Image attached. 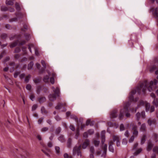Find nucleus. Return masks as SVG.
I'll return each instance as SVG.
<instances>
[{
    "mask_svg": "<svg viewBox=\"0 0 158 158\" xmlns=\"http://www.w3.org/2000/svg\"><path fill=\"white\" fill-rule=\"evenodd\" d=\"M157 82L156 79H154L153 81H152L149 82L146 80L144 81L137 86L135 89L132 90L129 94V99L131 101L136 102L139 100L138 98H136L134 99L133 96L136 92L139 94H140L141 92L144 94L147 90L151 92L156 88V85Z\"/></svg>",
    "mask_w": 158,
    "mask_h": 158,
    "instance_id": "1",
    "label": "nucleus"
},
{
    "mask_svg": "<svg viewBox=\"0 0 158 158\" xmlns=\"http://www.w3.org/2000/svg\"><path fill=\"white\" fill-rule=\"evenodd\" d=\"M129 103L127 102L125 106H124L123 108L121 109L120 113L118 116V118L119 120H121L123 118L125 113L126 114V116L128 118L130 117L131 115L128 112L129 111Z\"/></svg>",
    "mask_w": 158,
    "mask_h": 158,
    "instance_id": "2",
    "label": "nucleus"
},
{
    "mask_svg": "<svg viewBox=\"0 0 158 158\" xmlns=\"http://www.w3.org/2000/svg\"><path fill=\"white\" fill-rule=\"evenodd\" d=\"M81 148V145L78 146H75L73 149V155H75L77 154L78 156H80L81 157V153L80 151Z\"/></svg>",
    "mask_w": 158,
    "mask_h": 158,
    "instance_id": "3",
    "label": "nucleus"
},
{
    "mask_svg": "<svg viewBox=\"0 0 158 158\" xmlns=\"http://www.w3.org/2000/svg\"><path fill=\"white\" fill-rule=\"evenodd\" d=\"M131 126L132 127V134L135 136H137L138 134V131L137 130V127L134 123H132L131 124Z\"/></svg>",
    "mask_w": 158,
    "mask_h": 158,
    "instance_id": "4",
    "label": "nucleus"
},
{
    "mask_svg": "<svg viewBox=\"0 0 158 158\" xmlns=\"http://www.w3.org/2000/svg\"><path fill=\"white\" fill-rule=\"evenodd\" d=\"M118 110L115 109L113 110L110 113V117L111 118H116L117 116V113Z\"/></svg>",
    "mask_w": 158,
    "mask_h": 158,
    "instance_id": "5",
    "label": "nucleus"
},
{
    "mask_svg": "<svg viewBox=\"0 0 158 158\" xmlns=\"http://www.w3.org/2000/svg\"><path fill=\"white\" fill-rule=\"evenodd\" d=\"M113 139L114 142H116V145L117 147H119L120 145V139L119 137L117 135H113Z\"/></svg>",
    "mask_w": 158,
    "mask_h": 158,
    "instance_id": "6",
    "label": "nucleus"
},
{
    "mask_svg": "<svg viewBox=\"0 0 158 158\" xmlns=\"http://www.w3.org/2000/svg\"><path fill=\"white\" fill-rule=\"evenodd\" d=\"M52 89L53 90V92L55 93V94H56V96L57 97H59L60 95V89L59 88L57 87H56V88L55 89V87L53 86H52Z\"/></svg>",
    "mask_w": 158,
    "mask_h": 158,
    "instance_id": "7",
    "label": "nucleus"
},
{
    "mask_svg": "<svg viewBox=\"0 0 158 158\" xmlns=\"http://www.w3.org/2000/svg\"><path fill=\"white\" fill-rule=\"evenodd\" d=\"M89 144L90 141L89 139H86L82 143V147L83 149H85L89 145Z\"/></svg>",
    "mask_w": 158,
    "mask_h": 158,
    "instance_id": "8",
    "label": "nucleus"
},
{
    "mask_svg": "<svg viewBox=\"0 0 158 158\" xmlns=\"http://www.w3.org/2000/svg\"><path fill=\"white\" fill-rule=\"evenodd\" d=\"M56 94H50L48 96L49 100L50 101H53L56 99Z\"/></svg>",
    "mask_w": 158,
    "mask_h": 158,
    "instance_id": "9",
    "label": "nucleus"
},
{
    "mask_svg": "<svg viewBox=\"0 0 158 158\" xmlns=\"http://www.w3.org/2000/svg\"><path fill=\"white\" fill-rule=\"evenodd\" d=\"M48 75H45L44 76L43 78V80L45 82H48V81L49 79V76L50 75V72L49 71H48Z\"/></svg>",
    "mask_w": 158,
    "mask_h": 158,
    "instance_id": "10",
    "label": "nucleus"
},
{
    "mask_svg": "<svg viewBox=\"0 0 158 158\" xmlns=\"http://www.w3.org/2000/svg\"><path fill=\"white\" fill-rule=\"evenodd\" d=\"M153 146V144L152 143L151 141L148 142V146L147 147V150L149 151L151 150Z\"/></svg>",
    "mask_w": 158,
    "mask_h": 158,
    "instance_id": "11",
    "label": "nucleus"
},
{
    "mask_svg": "<svg viewBox=\"0 0 158 158\" xmlns=\"http://www.w3.org/2000/svg\"><path fill=\"white\" fill-rule=\"evenodd\" d=\"M105 131H102V135L101 138L102 139V144L104 143L105 140Z\"/></svg>",
    "mask_w": 158,
    "mask_h": 158,
    "instance_id": "12",
    "label": "nucleus"
},
{
    "mask_svg": "<svg viewBox=\"0 0 158 158\" xmlns=\"http://www.w3.org/2000/svg\"><path fill=\"white\" fill-rule=\"evenodd\" d=\"M148 123L149 125L151 126L152 124H155L156 123V121L155 119L151 120L149 119L148 120Z\"/></svg>",
    "mask_w": 158,
    "mask_h": 158,
    "instance_id": "13",
    "label": "nucleus"
},
{
    "mask_svg": "<svg viewBox=\"0 0 158 158\" xmlns=\"http://www.w3.org/2000/svg\"><path fill=\"white\" fill-rule=\"evenodd\" d=\"M153 15L156 18H158V7L156 8L153 10Z\"/></svg>",
    "mask_w": 158,
    "mask_h": 158,
    "instance_id": "14",
    "label": "nucleus"
},
{
    "mask_svg": "<svg viewBox=\"0 0 158 158\" xmlns=\"http://www.w3.org/2000/svg\"><path fill=\"white\" fill-rule=\"evenodd\" d=\"M58 139L62 143L64 142L65 141L64 136L62 135H60L58 137Z\"/></svg>",
    "mask_w": 158,
    "mask_h": 158,
    "instance_id": "15",
    "label": "nucleus"
},
{
    "mask_svg": "<svg viewBox=\"0 0 158 158\" xmlns=\"http://www.w3.org/2000/svg\"><path fill=\"white\" fill-rule=\"evenodd\" d=\"M146 128L145 124L143 123L141 126L140 130L141 131H144L146 130Z\"/></svg>",
    "mask_w": 158,
    "mask_h": 158,
    "instance_id": "16",
    "label": "nucleus"
},
{
    "mask_svg": "<svg viewBox=\"0 0 158 158\" xmlns=\"http://www.w3.org/2000/svg\"><path fill=\"white\" fill-rule=\"evenodd\" d=\"M72 139H71L69 138L67 142V145L68 148H70L72 145Z\"/></svg>",
    "mask_w": 158,
    "mask_h": 158,
    "instance_id": "17",
    "label": "nucleus"
},
{
    "mask_svg": "<svg viewBox=\"0 0 158 158\" xmlns=\"http://www.w3.org/2000/svg\"><path fill=\"white\" fill-rule=\"evenodd\" d=\"M152 104L156 106L157 107L158 106V98H154L153 101L152 102Z\"/></svg>",
    "mask_w": 158,
    "mask_h": 158,
    "instance_id": "18",
    "label": "nucleus"
},
{
    "mask_svg": "<svg viewBox=\"0 0 158 158\" xmlns=\"http://www.w3.org/2000/svg\"><path fill=\"white\" fill-rule=\"evenodd\" d=\"M46 101V99L45 97H41L39 98V101L40 103H43Z\"/></svg>",
    "mask_w": 158,
    "mask_h": 158,
    "instance_id": "19",
    "label": "nucleus"
},
{
    "mask_svg": "<svg viewBox=\"0 0 158 158\" xmlns=\"http://www.w3.org/2000/svg\"><path fill=\"white\" fill-rule=\"evenodd\" d=\"M63 106V104L62 103H59L56 106L55 108L56 110H60Z\"/></svg>",
    "mask_w": 158,
    "mask_h": 158,
    "instance_id": "20",
    "label": "nucleus"
},
{
    "mask_svg": "<svg viewBox=\"0 0 158 158\" xmlns=\"http://www.w3.org/2000/svg\"><path fill=\"white\" fill-rule=\"evenodd\" d=\"M6 4L8 5L13 6L14 3L12 1L9 0H6Z\"/></svg>",
    "mask_w": 158,
    "mask_h": 158,
    "instance_id": "21",
    "label": "nucleus"
},
{
    "mask_svg": "<svg viewBox=\"0 0 158 158\" xmlns=\"http://www.w3.org/2000/svg\"><path fill=\"white\" fill-rule=\"evenodd\" d=\"M111 143L112 144H110L109 145V150L110 151L112 152H114V149L112 145V144L113 143V142H111Z\"/></svg>",
    "mask_w": 158,
    "mask_h": 158,
    "instance_id": "22",
    "label": "nucleus"
},
{
    "mask_svg": "<svg viewBox=\"0 0 158 158\" xmlns=\"http://www.w3.org/2000/svg\"><path fill=\"white\" fill-rule=\"evenodd\" d=\"M15 8L18 11H19L21 10L20 6L19 3L17 2L15 3Z\"/></svg>",
    "mask_w": 158,
    "mask_h": 158,
    "instance_id": "23",
    "label": "nucleus"
},
{
    "mask_svg": "<svg viewBox=\"0 0 158 158\" xmlns=\"http://www.w3.org/2000/svg\"><path fill=\"white\" fill-rule=\"evenodd\" d=\"M9 65L10 66H12V67L11 68L12 69H11L10 72L13 71L14 70V66L15 65V63L14 62H10L9 63Z\"/></svg>",
    "mask_w": 158,
    "mask_h": 158,
    "instance_id": "24",
    "label": "nucleus"
},
{
    "mask_svg": "<svg viewBox=\"0 0 158 158\" xmlns=\"http://www.w3.org/2000/svg\"><path fill=\"white\" fill-rule=\"evenodd\" d=\"M145 105L146 108V110L147 112H148L149 110L150 104L149 103L146 102Z\"/></svg>",
    "mask_w": 158,
    "mask_h": 158,
    "instance_id": "25",
    "label": "nucleus"
},
{
    "mask_svg": "<svg viewBox=\"0 0 158 158\" xmlns=\"http://www.w3.org/2000/svg\"><path fill=\"white\" fill-rule=\"evenodd\" d=\"M7 37V35L5 33L1 34L0 35V38L2 39H5Z\"/></svg>",
    "mask_w": 158,
    "mask_h": 158,
    "instance_id": "26",
    "label": "nucleus"
},
{
    "mask_svg": "<svg viewBox=\"0 0 158 158\" xmlns=\"http://www.w3.org/2000/svg\"><path fill=\"white\" fill-rule=\"evenodd\" d=\"M34 63L32 61L31 62L28 64V69L30 70L33 67Z\"/></svg>",
    "mask_w": 158,
    "mask_h": 158,
    "instance_id": "27",
    "label": "nucleus"
},
{
    "mask_svg": "<svg viewBox=\"0 0 158 158\" xmlns=\"http://www.w3.org/2000/svg\"><path fill=\"white\" fill-rule=\"evenodd\" d=\"M61 129L60 127H58L56 129L55 134L57 135L59 134L61 132Z\"/></svg>",
    "mask_w": 158,
    "mask_h": 158,
    "instance_id": "28",
    "label": "nucleus"
},
{
    "mask_svg": "<svg viewBox=\"0 0 158 158\" xmlns=\"http://www.w3.org/2000/svg\"><path fill=\"white\" fill-rule=\"evenodd\" d=\"M55 150L56 153L58 155H59L60 153V148L58 146H56L55 147Z\"/></svg>",
    "mask_w": 158,
    "mask_h": 158,
    "instance_id": "29",
    "label": "nucleus"
},
{
    "mask_svg": "<svg viewBox=\"0 0 158 158\" xmlns=\"http://www.w3.org/2000/svg\"><path fill=\"white\" fill-rule=\"evenodd\" d=\"M8 10V8L5 6H2L1 7V10L2 11H6Z\"/></svg>",
    "mask_w": 158,
    "mask_h": 158,
    "instance_id": "30",
    "label": "nucleus"
},
{
    "mask_svg": "<svg viewBox=\"0 0 158 158\" xmlns=\"http://www.w3.org/2000/svg\"><path fill=\"white\" fill-rule=\"evenodd\" d=\"M41 111L42 113L46 114L47 113V111L46 110L45 108L43 106L41 108Z\"/></svg>",
    "mask_w": 158,
    "mask_h": 158,
    "instance_id": "31",
    "label": "nucleus"
},
{
    "mask_svg": "<svg viewBox=\"0 0 158 158\" xmlns=\"http://www.w3.org/2000/svg\"><path fill=\"white\" fill-rule=\"evenodd\" d=\"M70 117L71 118L74 119L77 122L78 121V118L76 115L73 114L71 115L70 116Z\"/></svg>",
    "mask_w": 158,
    "mask_h": 158,
    "instance_id": "32",
    "label": "nucleus"
},
{
    "mask_svg": "<svg viewBox=\"0 0 158 158\" xmlns=\"http://www.w3.org/2000/svg\"><path fill=\"white\" fill-rule=\"evenodd\" d=\"M31 78V75L29 74L27 76L25 79V81L27 82V83L28 82L29 79Z\"/></svg>",
    "mask_w": 158,
    "mask_h": 158,
    "instance_id": "33",
    "label": "nucleus"
},
{
    "mask_svg": "<svg viewBox=\"0 0 158 158\" xmlns=\"http://www.w3.org/2000/svg\"><path fill=\"white\" fill-rule=\"evenodd\" d=\"M146 141V136L144 135L142 137L141 141V144H143Z\"/></svg>",
    "mask_w": 158,
    "mask_h": 158,
    "instance_id": "34",
    "label": "nucleus"
},
{
    "mask_svg": "<svg viewBox=\"0 0 158 158\" xmlns=\"http://www.w3.org/2000/svg\"><path fill=\"white\" fill-rule=\"evenodd\" d=\"M100 143V141L96 140H94V144L95 146H98Z\"/></svg>",
    "mask_w": 158,
    "mask_h": 158,
    "instance_id": "35",
    "label": "nucleus"
},
{
    "mask_svg": "<svg viewBox=\"0 0 158 158\" xmlns=\"http://www.w3.org/2000/svg\"><path fill=\"white\" fill-rule=\"evenodd\" d=\"M156 69V66L154 65L153 66H152L150 69V72L152 73Z\"/></svg>",
    "mask_w": 158,
    "mask_h": 158,
    "instance_id": "36",
    "label": "nucleus"
},
{
    "mask_svg": "<svg viewBox=\"0 0 158 158\" xmlns=\"http://www.w3.org/2000/svg\"><path fill=\"white\" fill-rule=\"evenodd\" d=\"M41 63L44 69L46 68L47 66L44 60H42L41 61Z\"/></svg>",
    "mask_w": 158,
    "mask_h": 158,
    "instance_id": "37",
    "label": "nucleus"
},
{
    "mask_svg": "<svg viewBox=\"0 0 158 158\" xmlns=\"http://www.w3.org/2000/svg\"><path fill=\"white\" fill-rule=\"evenodd\" d=\"M153 136L156 142H157L158 141V135L156 133H154L153 135Z\"/></svg>",
    "mask_w": 158,
    "mask_h": 158,
    "instance_id": "38",
    "label": "nucleus"
},
{
    "mask_svg": "<svg viewBox=\"0 0 158 158\" xmlns=\"http://www.w3.org/2000/svg\"><path fill=\"white\" fill-rule=\"evenodd\" d=\"M107 145L106 144H105L103 148V153L105 154L106 155V152L107 151Z\"/></svg>",
    "mask_w": 158,
    "mask_h": 158,
    "instance_id": "39",
    "label": "nucleus"
},
{
    "mask_svg": "<svg viewBox=\"0 0 158 158\" xmlns=\"http://www.w3.org/2000/svg\"><path fill=\"white\" fill-rule=\"evenodd\" d=\"M142 150L141 148L139 149L134 153L135 155L136 156L137 155L141 152Z\"/></svg>",
    "mask_w": 158,
    "mask_h": 158,
    "instance_id": "40",
    "label": "nucleus"
},
{
    "mask_svg": "<svg viewBox=\"0 0 158 158\" xmlns=\"http://www.w3.org/2000/svg\"><path fill=\"white\" fill-rule=\"evenodd\" d=\"M17 45V42H14L11 44L10 45L11 48H13L16 46Z\"/></svg>",
    "mask_w": 158,
    "mask_h": 158,
    "instance_id": "41",
    "label": "nucleus"
},
{
    "mask_svg": "<svg viewBox=\"0 0 158 158\" xmlns=\"http://www.w3.org/2000/svg\"><path fill=\"white\" fill-rule=\"evenodd\" d=\"M87 132L89 135H91L94 133V131L93 129H89L88 130Z\"/></svg>",
    "mask_w": 158,
    "mask_h": 158,
    "instance_id": "42",
    "label": "nucleus"
},
{
    "mask_svg": "<svg viewBox=\"0 0 158 158\" xmlns=\"http://www.w3.org/2000/svg\"><path fill=\"white\" fill-rule=\"evenodd\" d=\"M125 127L123 124H121L120 126V130L121 131H122L124 130Z\"/></svg>",
    "mask_w": 158,
    "mask_h": 158,
    "instance_id": "43",
    "label": "nucleus"
},
{
    "mask_svg": "<svg viewBox=\"0 0 158 158\" xmlns=\"http://www.w3.org/2000/svg\"><path fill=\"white\" fill-rule=\"evenodd\" d=\"M21 73L20 71L16 72L14 74V77L15 78H17L18 75Z\"/></svg>",
    "mask_w": 158,
    "mask_h": 158,
    "instance_id": "44",
    "label": "nucleus"
},
{
    "mask_svg": "<svg viewBox=\"0 0 158 158\" xmlns=\"http://www.w3.org/2000/svg\"><path fill=\"white\" fill-rule=\"evenodd\" d=\"M90 153L94 154L95 152V150L94 147L92 146L90 148Z\"/></svg>",
    "mask_w": 158,
    "mask_h": 158,
    "instance_id": "45",
    "label": "nucleus"
},
{
    "mask_svg": "<svg viewBox=\"0 0 158 158\" xmlns=\"http://www.w3.org/2000/svg\"><path fill=\"white\" fill-rule=\"evenodd\" d=\"M64 158H73L72 156H69L67 153H65L64 154Z\"/></svg>",
    "mask_w": 158,
    "mask_h": 158,
    "instance_id": "46",
    "label": "nucleus"
},
{
    "mask_svg": "<svg viewBox=\"0 0 158 158\" xmlns=\"http://www.w3.org/2000/svg\"><path fill=\"white\" fill-rule=\"evenodd\" d=\"M135 139V137L134 135H132L130 139H129V143H132L134 140Z\"/></svg>",
    "mask_w": 158,
    "mask_h": 158,
    "instance_id": "47",
    "label": "nucleus"
},
{
    "mask_svg": "<svg viewBox=\"0 0 158 158\" xmlns=\"http://www.w3.org/2000/svg\"><path fill=\"white\" fill-rule=\"evenodd\" d=\"M140 116H141L139 112H138L136 114V117L137 119L138 120H139Z\"/></svg>",
    "mask_w": 158,
    "mask_h": 158,
    "instance_id": "48",
    "label": "nucleus"
},
{
    "mask_svg": "<svg viewBox=\"0 0 158 158\" xmlns=\"http://www.w3.org/2000/svg\"><path fill=\"white\" fill-rule=\"evenodd\" d=\"M48 130V128L47 127H44L41 129V131L43 132H45L47 131Z\"/></svg>",
    "mask_w": 158,
    "mask_h": 158,
    "instance_id": "49",
    "label": "nucleus"
},
{
    "mask_svg": "<svg viewBox=\"0 0 158 158\" xmlns=\"http://www.w3.org/2000/svg\"><path fill=\"white\" fill-rule=\"evenodd\" d=\"M25 36L26 39L27 41L29 40L30 39V35L25 34Z\"/></svg>",
    "mask_w": 158,
    "mask_h": 158,
    "instance_id": "50",
    "label": "nucleus"
},
{
    "mask_svg": "<svg viewBox=\"0 0 158 158\" xmlns=\"http://www.w3.org/2000/svg\"><path fill=\"white\" fill-rule=\"evenodd\" d=\"M35 55L36 56H38L39 55V52L37 48H34Z\"/></svg>",
    "mask_w": 158,
    "mask_h": 158,
    "instance_id": "51",
    "label": "nucleus"
},
{
    "mask_svg": "<svg viewBox=\"0 0 158 158\" xmlns=\"http://www.w3.org/2000/svg\"><path fill=\"white\" fill-rule=\"evenodd\" d=\"M21 51L20 48L19 47H17L15 50L14 52L18 53Z\"/></svg>",
    "mask_w": 158,
    "mask_h": 158,
    "instance_id": "52",
    "label": "nucleus"
},
{
    "mask_svg": "<svg viewBox=\"0 0 158 158\" xmlns=\"http://www.w3.org/2000/svg\"><path fill=\"white\" fill-rule=\"evenodd\" d=\"M127 142V140L126 139H124L122 141V144L123 145H126Z\"/></svg>",
    "mask_w": 158,
    "mask_h": 158,
    "instance_id": "53",
    "label": "nucleus"
},
{
    "mask_svg": "<svg viewBox=\"0 0 158 158\" xmlns=\"http://www.w3.org/2000/svg\"><path fill=\"white\" fill-rule=\"evenodd\" d=\"M5 51H3L0 55V60L2 59L3 56L6 54Z\"/></svg>",
    "mask_w": 158,
    "mask_h": 158,
    "instance_id": "54",
    "label": "nucleus"
},
{
    "mask_svg": "<svg viewBox=\"0 0 158 158\" xmlns=\"http://www.w3.org/2000/svg\"><path fill=\"white\" fill-rule=\"evenodd\" d=\"M25 76V74L24 73H23L22 74H20L19 75V77L20 79H23L24 78Z\"/></svg>",
    "mask_w": 158,
    "mask_h": 158,
    "instance_id": "55",
    "label": "nucleus"
},
{
    "mask_svg": "<svg viewBox=\"0 0 158 158\" xmlns=\"http://www.w3.org/2000/svg\"><path fill=\"white\" fill-rule=\"evenodd\" d=\"M130 133L128 131H126L124 134V135L127 137H128L129 136Z\"/></svg>",
    "mask_w": 158,
    "mask_h": 158,
    "instance_id": "56",
    "label": "nucleus"
},
{
    "mask_svg": "<svg viewBox=\"0 0 158 158\" xmlns=\"http://www.w3.org/2000/svg\"><path fill=\"white\" fill-rule=\"evenodd\" d=\"M37 107V106L36 104L33 105L32 107V110L34 111L35 110Z\"/></svg>",
    "mask_w": 158,
    "mask_h": 158,
    "instance_id": "57",
    "label": "nucleus"
},
{
    "mask_svg": "<svg viewBox=\"0 0 158 158\" xmlns=\"http://www.w3.org/2000/svg\"><path fill=\"white\" fill-rule=\"evenodd\" d=\"M50 81L52 84H54L55 82V80L54 78L53 77H51L50 78Z\"/></svg>",
    "mask_w": 158,
    "mask_h": 158,
    "instance_id": "58",
    "label": "nucleus"
},
{
    "mask_svg": "<svg viewBox=\"0 0 158 158\" xmlns=\"http://www.w3.org/2000/svg\"><path fill=\"white\" fill-rule=\"evenodd\" d=\"M26 88L27 90H30L31 89V86L30 84H28L26 86Z\"/></svg>",
    "mask_w": 158,
    "mask_h": 158,
    "instance_id": "59",
    "label": "nucleus"
},
{
    "mask_svg": "<svg viewBox=\"0 0 158 158\" xmlns=\"http://www.w3.org/2000/svg\"><path fill=\"white\" fill-rule=\"evenodd\" d=\"M69 128L73 131H74L75 130V127L72 125H70L69 126Z\"/></svg>",
    "mask_w": 158,
    "mask_h": 158,
    "instance_id": "60",
    "label": "nucleus"
},
{
    "mask_svg": "<svg viewBox=\"0 0 158 158\" xmlns=\"http://www.w3.org/2000/svg\"><path fill=\"white\" fill-rule=\"evenodd\" d=\"M18 19V18H16V17L14 18H12V19H10V22H12L13 21H17Z\"/></svg>",
    "mask_w": 158,
    "mask_h": 158,
    "instance_id": "61",
    "label": "nucleus"
},
{
    "mask_svg": "<svg viewBox=\"0 0 158 158\" xmlns=\"http://www.w3.org/2000/svg\"><path fill=\"white\" fill-rule=\"evenodd\" d=\"M55 118L57 121H60L61 119V118L58 115L56 116Z\"/></svg>",
    "mask_w": 158,
    "mask_h": 158,
    "instance_id": "62",
    "label": "nucleus"
},
{
    "mask_svg": "<svg viewBox=\"0 0 158 158\" xmlns=\"http://www.w3.org/2000/svg\"><path fill=\"white\" fill-rule=\"evenodd\" d=\"M150 108V112H152L155 110V107L154 106H152Z\"/></svg>",
    "mask_w": 158,
    "mask_h": 158,
    "instance_id": "63",
    "label": "nucleus"
},
{
    "mask_svg": "<svg viewBox=\"0 0 158 158\" xmlns=\"http://www.w3.org/2000/svg\"><path fill=\"white\" fill-rule=\"evenodd\" d=\"M88 133L87 132H85L83 134V137L85 138H87L88 137Z\"/></svg>",
    "mask_w": 158,
    "mask_h": 158,
    "instance_id": "64",
    "label": "nucleus"
}]
</instances>
